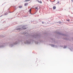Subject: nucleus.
Returning <instances> with one entry per match:
<instances>
[{"label": "nucleus", "mask_w": 73, "mask_h": 73, "mask_svg": "<svg viewBox=\"0 0 73 73\" xmlns=\"http://www.w3.org/2000/svg\"><path fill=\"white\" fill-rule=\"evenodd\" d=\"M56 8V6H54L53 7V9H55Z\"/></svg>", "instance_id": "f257e3e1"}, {"label": "nucleus", "mask_w": 73, "mask_h": 73, "mask_svg": "<svg viewBox=\"0 0 73 73\" xmlns=\"http://www.w3.org/2000/svg\"><path fill=\"white\" fill-rule=\"evenodd\" d=\"M28 3H25V6H27V5H28Z\"/></svg>", "instance_id": "f03ea898"}, {"label": "nucleus", "mask_w": 73, "mask_h": 73, "mask_svg": "<svg viewBox=\"0 0 73 73\" xmlns=\"http://www.w3.org/2000/svg\"><path fill=\"white\" fill-rule=\"evenodd\" d=\"M30 0H26L25 1H30Z\"/></svg>", "instance_id": "7ed1b4c3"}, {"label": "nucleus", "mask_w": 73, "mask_h": 73, "mask_svg": "<svg viewBox=\"0 0 73 73\" xmlns=\"http://www.w3.org/2000/svg\"><path fill=\"white\" fill-rule=\"evenodd\" d=\"M38 1V3H42V2L41 1Z\"/></svg>", "instance_id": "20e7f679"}, {"label": "nucleus", "mask_w": 73, "mask_h": 73, "mask_svg": "<svg viewBox=\"0 0 73 73\" xmlns=\"http://www.w3.org/2000/svg\"><path fill=\"white\" fill-rule=\"evenodd\" d=\"M22 6H19V8H22Z\"/></svg>", "instance_id": "39448f33"}, {"label": "nucleus", "mask_w": 73, "mask_h": 73, "mask_svg": "<svg viewBox=\"0 0 73 73\" xmlns=\"http://www.w3.org/2000/svg\"><path fill=\"white\" fill-rule=\"evenodd\" d=\"M35 9H38V7H35Z\"/></svg>", "instance_id": "423d86ee"}, {"label": "nucleus", "mask_w": 73, "mask_h": 73, "mask_svg": "<svg viewBox=\"0 0 73 73\" xmlns=\"http://www.w3.org/2000/svg\"><path fill=\"white\" fill-rule=\"evenodd\" d=\"M29 11H30V13H31V9H30Z\"/></svg>", "instance_id": "0eeeda50"}, {"label": "nucleus", "mask_w": 73, "mask_h": 73, "mask_svg": "<svg viewBox=\"0 0 73 73\" xmlns=\"http://www.w3.org/2000/svg\"><path fill=\"white\" fill-rule=\"evenodd\" d=\"M23 29H26V28H23Z\"/></svg>", "instance_id": "6e6552de"}, {"label": "nucleus", "mask_w": 73, "mask_h": 73, "mask_svg": "<svg viewBox=\"0 0 73 73\" xmlns=\"http://www.w3.org/2000/svg\"><path fill=\"white\" fill-rule=\"evenodd\" d=\"M20 28H19L17 29V30H20Z\"/></svg>", "instance_id": "1a4fd4ad"}, {"label": "nucleus", "mask_w": 73, "mask_h": 73, "mask_svg": "<svg viewBox=\"0 0 73 73\" xmlns=\"http://www.w3.org/2000/svg\"><path fill=\"white\" fill-rule=\"evenodd\" d=\"M67 21H69V20H67Z\"/></svg>", "instance_id": "9d476101"}, {"label": "nucleus", "mask_w": 73, "mask_h": 73, "mask_svg": "<svg viewBox=\"0 0 73 73\" xmlns=\"http://www.w3.org/2000/svg\"><path fill=\"white\" fill-rule=\"evenodd\" d=\"M72 0V1H73V0Z\"/></svg>", "instance_id": "9b49d317"}]
</instances>
